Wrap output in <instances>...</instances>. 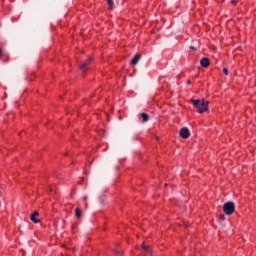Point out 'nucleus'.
<instances>
[{
    "label": "nucleus",
    "mask_w": 256,
    "mask_h": 256,
    "mask_svg": "<svg viewBox=\"0 0 256 256\" xmlns=\"http://www.w3.org/2000/svg\"><path fill=\"white\" fill-rule=\"evenodd\" d=\"M142 249H143L144 251H147V249H148L147 245L143 244Z\"/></svg>",
    "instance_id": "12"
},
{
    "label": "nucleus",
    "mask_w": 256,
    "mask_h": 256,
    "mask_svg": "<svg viewBox=\"0 0 256 256\" xmlns=\"http://www.w3.org/2000/svg\"><path fill=\"white\" fill-rule=\"evenodd\" d=\"M93 61V58L87 59L84 63L80 65L81 71H87V67H89L90 63Z\"/></svg>",
    "instance_id": "4"
},
{
    "label": "nucleus",
    "mask_w": 256,
    "mask_h": 256,
    "mask_svg": "<svg viewBox=\"0 0 256 256\" xmlns=\"http://www.w3.org/2000/svg\"><path fill=\"white\" fill-rule=\"evenodd\" d=\"M223 73H224V75H229V69L223 68Z\"/></svg>",
    "instance_id": "11"
},
{
    "label": "nucleus",
    "mask_w": 256,
    "mask_h": 256,
    "mask_svg": "<svg viewBox=\"0 0 256 256\" xmlns=\"http://www.w3.org/2000/svg\"><path fill=\"white\" fill-rule=\"evenodd\" d=\"M81 214H82L81 209H80V208H76V210H75V215H76V217H77L78 219L81 217Z\"/></svg>",
    "instance_id": "9"
},
{
    "label": "nucleus",
    "mask_w": 256,
    "mask_h": 256,
    "mask_svg": "<svg viewBox=\"0 0 256 256\" xmlns=\"http://www.w3.org/2000/svg\"><path fill=\"white\" fill-rule=\"evenodd\" d=\"M140 59H141V54H136L131 60V65H137Z\"/></svg>",
    "instance_id": "7"
},
{
    "label": "nucleus",
    "mask_w": 256,
    "mask_h": 256,
    "mask_svg": "<svg viewBox=\"0 0 256 256\" xmlns=\"http://www.w3.org/2000/svg\"><path fill=\"white\" fill-rule=\"evenodd\" d=\"M107 3L109 5V9H113V5H114L113 0H107Z\"/></svg>",
    "instance_id": "10"
},
{
    "label": "nucleus",
    "mask_w": 256,
    "mask_h": 256,
    "mask_svg": "<svg viewBox=\"0 0 256 256\" xmlns=\"http://www.w3.org/2000/svg\"><path fill=\"white\" fill-rule=\"evenodd\" d=\"M139 118L142 119V121L145 123L147 121H149V115L145 114V113H141L139 115Z\"/></svg>",
    "instance_id": "8"
},
{
    "label": "nucleus",
    "mask_w": 256,
    "mask_h": 256,
    "mask_svg": "<svg viewBox=\"0 0 256 256\" xmlns=\"http://www.w3.org/2000/svg\"><path fill=\"white\" fill-rule=\"evenodd\" d=\"M37 217H39V212L35 211L33 214H31L30 219L31 221H33V223H39V219H37Z\"/></svg>",
    "instance_id": "5"
},
{
    "label": "nucleus",
    "mask_w": 256,
    "mask_h": 256,
    "mask_svg": "<svg viewBox=\"0 0 256 256\" xmlns=\"http://www.w3.org/2000/svg\"><path fill=\"white\" fill-rule=\"evenodd\" d=\"M84 201H87V197H84Z\"/></svg>",
    "instance_id": "15"
},
{
    "label": "nucleus",
    "mask_w": 256,
    "mask_h": 256,
    "mask_svg": "<svg viewBox=\"0 0 256 256\" xmlns=\"http://www.w3.org/2000/svg\"><path fill=\"white\" fill-rule=\"evenodd\" d=\"M190 49H193L195 51V47H193V46H190Z\"/></svg>",
    "instance_id": "14"
},
{
    "label": "nucleus",
    "mask_w": 256,
    "mask_h": 256,
    "mask_svg": "<svg viewBox=\"0 0 256 256\" xmlns=\"http://www.w3.org/2000/svg\"><path fill=\"white\" fill-rule=\"evenodd\" d=\"M190 135L191 133L188 128H182L180 130V137H182V139H189Z\"/></svg>",
    "instance_id": "3"
},
{
    "label": "nucleus",
    "mask_w": 256,
    "mask_h": 256,
    "mask_svg": "<svg viewBox=\"0 0 256 256\" xmlns=\"http://www.w3.org/2000/svg\"><path fill=\"white\" fill-rule=\"evenodd\" d=\"M192 105L196 107L198 113H205L207 109H209V101H206L205 99L200 100H191Z\"/></svg>",
    "instance_id": "1"
},
{
    "label": "nucleus",
    "mask_w": 256,
    "mask_h": 256,
    "mask_svg": "<svg viewBox=\"0 0 256 256\" xmlns=\"http://www.w3.org/2000/svg\"><path fill=\"white\" fill-rule=\"evenodd\" d=\"M3 55V51L0 49V57Z\"/></svg>",
    "instance_id": "13"
},
{
    "label": "nucleus",
    "mask_w": 256,
    "mask_h": 256,
    "mask_svg": "<svg viewBox=\"0 0 256 256\" xmlns=\"http://www.w3.org/2000/svg\"><path fill=\"white\" fill-rule=\"evenodd\" d=\"M85 207H87V203L85 204Z\"/></svg>",
    "instance_id": "16"
},
{
    "label": "nucleus",
    "mask_w": 256,
    "mask_h": 256,
    "mask_svg": "<svg viewBox=\"0 0 256 256\" xmlns=\"http://www.w3.org/2000/svg\"><path fill=\"white\" fill-rule=\"evenodd\" d=\"M223 211H224L225 215H233V213H235V203L226 202L223 205Z\"/></svg>",
    "instance_id": "2"
},
{
    "label": "nucleus",
    "mask_w": 256,
    "mask_h": 256,
    "mask_svg": "<svg viewBox=\"0 0 256 256\" xmlns=\"http://www.w3.org/2000/svg\"><path fill=\"white\" fill-rule=\"evenodd\" d=\"M200 64L202 67H205V68H207V67H209V65H211V63L209 62V58H202L200 60Z\"/></svg>",
    "instance_id": "6"
}]
</instances>
